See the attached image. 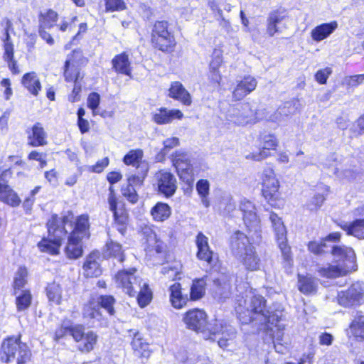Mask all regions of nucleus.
Masks as SVG:
<instances>
[{"label":"nucleus","mask_w":364,"mask_h":364,"mask_svg":"<svg viewBox=\"0 0 364 364\" xmlns=\"http://www.w3.org/2000/svg\"><path fill=\"white\" fill-rule=\"evenodd\" d=\"M206 279L205 277H202L200 279H197L193 281L192 285L190 289V299L192 301H196L201 299L205 292V286H206Z\"/></svg>","instance_id":"obj_42"},{"label":"nucleus","mask_w":364,"mask_h":364,"mask_svg":"<svg viewBox=\"0 0 364 364\" xmlns=\"http://www.w3.org/2000/svg\"><path fill=\"white\" fill-rule=\"evenodd\" d=\"M113 68L118 73L131 75V66L128 55L122 53L116 55L112 60Z\"/></svg>","instance_id":"obj_36"},{"label":"nucleus","mask_w":364,"mask_h":364,"mask_svg":"<svg viewBox=\"0 0 364 364\" xmlns=\"http://www.w3.org/2000/svg\"><path fill=\"white\" fill-rule=\"evenodd\" d=\"M196 191L200 196L203 205L208 208L210 205L208 198L210 193V183L208 180L200 179L196 183Z\"/></svg>","instance_id":"obj_46"},{"label":"nucleus","mask_w":364,"mask_h":364,"mask_svg":"<svg viewBox=\"0 0 364 364\" xmlns=\"http://www.w3.org/2000/svg\"><path fill=\"white\" fill-rule=\"evenodd\" d=\"M158 190L166 197L171 196L176 190V179L170 172L159 171L155 175Z\"/></svg>","instance_id":"obj_17"},{"label":"nucleus","mask_w":364,"mask_h":364,"mask_svg":"<svg viewBox=\"0 0 364 364\" xmlns=\"http://www.w3.org/2000/svg\"><path fill=\"white\" fill-rule=\"evenodd\" d=\"M41 186H36L33 189L30 195L24 200L23 206L26 212L31 211L35 201V196L38 193Z\"/></svg>","instance_id":"obj_63"},{"label":"nucleus","mask_w":364,"mask_h":364,"mask_svg":"<svg viewBox=\"0 0 364 364\" xmlns=\"http://www.w3.org/2000/svg\"><path fill=\"white\" fill-rule=\"evenodd\" d=\"M30 355V350L27 346L21 343L19 338L9 337L1 344L0 358L3 362H11L16 358L17 362H26Z\"/></svg>","instance_id":"obj_6"},{"label":"nucleus","mask_w":364,"mask_h":364,"mask_svg":"<svg viewBox=\"0 0 364 364\" xmlns=\"http://www.w3.org/2000/svg\"><path fill=\"white\" fill-rule=\"evenodd\" d=\"M259 110H254L250 102H243L230 109L226 119L235 125L245 126L259 122Z\"/></svg>","instance_id":"obj_9"},{"label":"nucleus","mask_w":364,"mask_h":364,"mask_svg":"<svg viewBox=\"0 0 364 364\" xmlns=\"http://www.w3.org/2000/svg\"><path fill=\"white\" fill-rule=\"evenodd\" d=\"M334 173L340 179L348 181H354L358 176V173L352 169L340 170L339 168H336Z\"/></svg>","instance_id":"obj_60"},{"label":"nucleus","mask_w":364,"mask_h":364,"mask_svg":"<svg viewBox=\"0 0 364 364\" xmlns=\"http://www.w3.org/2000/svg\"><path fill=\"white\" fill-rule=\"evenodd\" d=\"M132 347L134 351L139 356L148 358L150 356L151 351L149 344L144 341L141 334L136 332L132 341Z\"/></svg>","instance_id":"obj_37"},{"label":"nucleus","mask_w":364,"mask_h":364,"mask_svg":"<svg viewBox=\"0 0 364 364\" xmlns=\"http://www.w3.org/2000/svg\"><path fill=\"white\" fill-rule=\"evenodd\" d=\"M324 200L323 195L316 194L309 203L308 207L311 210H316L322 205Z\"/></svg>","instance_id":"obj_64"},{"label":"nucleus","mask_w":364,"mask_h":364,"mask_svg":"<svg viewBox=\"0 0 364 364\" xmlns=\"http://www.w3.org/2000/svg\"><path fill=\"white\" fill-rule=\"evenodd\" d=\"M100 101V96L97 92H92L87 97V107L92 110L93 115H96L97 108L99 106Z\"/></svg>","instance_id":"obj_61"},{"label":"nucleus","mask_w":364,"mask_h":364,"mask_svg":"<svg viewBox=\"0 0 364 364\" xmlns=\"http://www.w3.org/2000/svg\"><path fill=\"white\" fill-rule=\"evenodd\" d=\"M364 82V74L346 76L343 81V84L347 87L353 88Z\"/></svg>","instance_id":"obj_59"},{"label":"nucleus","mask_w":364,"mask_h":364,"mask_svg":"<svg viewBox=\"0 0 364 364\" xmlns=\"http://www.w3.org/2000/svg\"><path fill=\"white\" fill-rule=\"evenodd\" d=\"M223 279H216L214 280V283L216 286L215 291V296L219 300H223L228 298L230 295V284L229 282H223Z\"/></svg>","instance_id":"obj_50"},{"label":"nucleus","mask_w":364,"mask_h":364,"mask_svg":"<svg viewBox=\"0 0 364 364\" xmlns=\"http://www.w3.org/2000/svg\"><path fill=\"white\" fill-rule=\"evenodd\" d=\"M28 271L25 267H19L15 273L14 278V288L15 294H17V290L21 289L27 282Z\"/></svg>","instance_id":"obj_51"},{"label":"nucleus","mask_w":364,"mask_h":364,"mask_svg":"<svg viewBox=\"0 0 364 364\" xmlns=\"http://www.w3.org/2000/svg\"><path fill=\"white\" fill-rule=\"evenodd\" d=\"M250 240L248 234L235 232L231 237V250L247 269L255 271L259 267L260 259L255 247L250 245Z\"/></svg>","instance_id":"obj_5"},{"label":"nucleus","mask_w":364,"mask_h":364,"mask_svg":"<svg viewBox=\"0 0 364 364\" xmlns=\"http://www.w3.org/2000/svg\"><path fill=\"white\" fill-rule=\"evenodd\" d=\"M108 203L109 210L112 212L114 220L119 223L124 224L127 220V213L123 207H118L117 198L112 186L109 188Z\"/></svg>","instance_id":"obj_27"},{"label":"nucleus","mask_w":364,"mask_h":364,"mask_svg":"<svg viewBox=\"0 0 364 364\" xmlns=\"http://www.w3.org/2000/svg\"><path fill=\"white\" fill-rule=\"evenodd\" d=\"M47 296L50 301L60 304L62 299V289L59 284L53 282L46 287Z\"/></svg>","instance_id":"obj_48"},{"label":"nucleus","mask_w":364,"mask_h":364,"mask_svg":"<svg viewBox=\"0 0 364 364\" xmlns=\"http://www.w3.org/2000/svg\"><path fill=\"white\" fill-rule=\"evenodd\" d=\"M349 338H354L358 341H364V315L360 311H356L353 318L346 330Z\"/></svg>","instance_id":"obj_22"},{"label":"nucleus","mask_w":364,"mask_h":364,"mask_svg":"<svg viewBox=\"0 0 364 364\" xmlns=\"http://www.w3.org/2000/svg\"><path fill=\"white\" fill-rule=\"evenodd\" d=\"M298 287L303 294H312L316 291L317 282L311 277L299 275Z\"/></svg>","instance_id":"obj_44"},{"label":"nucleus","mask_w":364,"mask_h":364,"mask_svg":"<svg viewBox=\"0 0 364 364\" xmlns=\"http://www.w3.org/2000/svg\"><path fill=\"white\" fill-rule=\"evenodd\" d=\"M179 144V139L177 137H171L168 138L166 140L164 141V149L161 150V153H159L156 159L158 161H161L164 159V156L168 153V151L178 146Z\"/></svg>","instance_id":"obj_56"},{"label":"nucleus","mask_w":364,"mask_h":364,"mask_svg":"<svg viewBox=\"0 0 364 364\" xmlns=\"http://www.w3.org/2000/svg\"><path fill=\"white\" fill-rule=\"evenodd\" d=\"M136 271L134 268L129 270H121L114 277L116 286L122 288L130 296L136 295L137 288L139 287L141 279L134 274Z\"/></svg>","instance_id":"obj_14"},{"label":"nucleus","mask_w":364,"mask_h":364,"mask_svg":"<svg viewBox=\"0 0 364 364\" xmlns=\"http://www.w3.org/2000/svg\"><path fill=\"white\" fill-rule=\"evenodd\" d=\"M282 111L285 113L284 117L285 120L290 116L294 114L301 108L300 102L298 100H293L289 102H285L282 106L279 107Z\"/></svg>","instance_id":"obj_54"},{"label":"nucleus","mask_w":364,"mask_h":364,"mask_svg":"<svg viewBox=\"0 0 364 364\" xmlns=\"http://www.w3.org/2000/svg\"><path fill=\"white\" fill-rule=\"evenodd\" d=\"M136 294L138 304L141 308L146 306L152 300V291L149 284L142 279H140Z\"/></svg>","instance_id":"obj_40"},{"label":"nucleus","mask_w":364,"mask_h":364,"mask_svg":"<svg viewBox=\"0 0 364 364\" xmlns=\"http://www.w3.org/2000/svg\"><path fill=\"white\" fill-rule=\"evenodd\" d=\"M183 114L179 109L161 107L152 114V120L157 124L171 123L174 119H181Z\"/></svg>","instance_id":"obj_21"},{"label":"nucleus","mask_w":364,"mask_h":364,"mask_svg":"<svg viewBox=\"0 0 364 364\" xmlns=\"http://www.w3.org/2000/svg\"><path fill=\"white\" fill-rule=\"evenodd\" d=\"M71 215L64 216L62 218L57 215H52L47 223L48 237L43 239L38 243V247L41 252L51 255L58 254L61 241L68 232L65 225L71 222Z\"/></svg>","instance_id":"obj_4"},{"label":"nucleus","mask_w":364,"mask_h":364,"mask_svg":"<svg viewBox=\"0 0 364 364\" xmlns=\"http://www.w3.org/2000/svg\"><path fill=\"white\" fill-rule=\"evenodd\" d=\"M341 226L348 235H353L360 240L364 239V218L356 219L350 223H345Z\"/></svg>","instance_id":"obj_33"},{"label":"nucleus","mask_w":364,"mask_h":364,"mask_svg":"<svg viewBox=\"0 0 364 364\" xmlns=\"http://www.w3.org/2000/svg\"><path fill=\"white\" fill-rule=\"evenodd\" d=\"M1 26L4 28V34L1 38L4 47L3 58L7 62L10 70L14 74L19 73L16 61L14 60V44L11 40L10 33L14 32L13 23L8 18H4L1 22Z\"/></svg>","instance_id":"obj_11"},{"label":"nucleus","mask_w":364,"mask_h":364,"mask_svg":"<svg viewBox=\"0 0 364 364\" xmlns=\"http://www.w3.org/2000/svg\"><path fill=\"white\" fill-rule=\"evenodd\" d=\"M333 257V264L319 267L317 269L320 276L326 278H336L344 276L357 269L356 257L354 250L349 247H331Z\"/></svg>","instance_id":"obj_3"},{"label":"nucleus","mask_w":364,"mask_h":364,"mask_svg":"<svg viewBox=\"0 0 364 364\" xmlns=\"http://www.w3.org/2000/svg\"><path fill=\"white\" fill-rule=\"evenodd\" d=\"M169 300L171 306L176 309H181L187 305L190 301V296L187 294L182 292V288L180 283H174L169 287Z\"/></svg>","instance_id":"obj_25"},{"label":"nucleus","mask_w":364,"mask_h":364,"mask_svg":"<svg viewBox=\"0 0 364 364\" xmlns=\"http://www.w3.org/2000/svg\"><path fill=\"white\" fill-rule=\"evenodd\" d=\"M151 41L156 48L163 52L171 53L173 50L176 42L167 21H159L154 23Z\"/></svg>","instance_id":"obj_8"},{"label":"nucleus","mask_w":364,"mask_h":364,"mask_svg":"<svg viewBox=\"0 0 364 364\" xmlns=\"http://www.w3.org/2000/svg\"><path fill=\"white\" fill-rule=\"evenodd\" d=\"M240 209L243 213L244 224L252 242H259L262 238V228L255 205L247 199H242L240 203Z\"/></svg>","instance_id":"obj_7"},{"label":"nucleus","mask_w":364,"mask_h":364,"mask_svg":"<svg viewBox=\"0 0 364 364\" xmlns=\"http://www.w3.org/2000/svg\"><path fill=\"white\" fill-rule=\"evenodd\" d=\"M168 96L177 100L184 105H191L192 100L190 93L185 89L183 85L178 81L173 82L168 90Z\"/></svg>","instance_id":"obj_28"},{"label":"nucleus","mask_w":364,"mask_h":364,"mask_svg":"<svg viewBox=\"0 0 364 364\" xmlns=\"http://www.w3.org/2000/svg\"><path fill=\"white\" fill-rule=\"evenodd\" d=\"M58 15L53 9L47 10L44 14L40 16V26L43 28H51L57 21Z\"/></svg>","instance_id":"obj_49"},{"label":"nucleus","mask_w":364,"mask_h":364,"mask_svg":"<svg viewBox=\"0 0 364 364\" xmlns=\"http://www.w3.org/2000/svg\"><path fill=\"white\" fill-rule=\"evenodd\" d=\"M81 57L82 53L79 50H74L68 55L64 65V77L67 82H75L77 79Z\"/></svg>","instance_id":"obj_20"},{"label":"nucleus","mask_w":364,"mask_h":364,"mask_svg":"<svg viewBox=\"0 0 364 364\" xmlns=\"http://www.w3.org/2000/svg\"><path fill=\"white\" fill-rule=\"evenodd\" d=\"M82 238L80 235L75 236V235H70L68 238V243L65 248V252L70 259H77L80 257L82 254V245L80 241Z\"/></svg>","instance_id":"obj_31"},{"label":"nucleus","mask_w":364,"mask_h":364,"mask_svg":"<svg viewBox=\"0 0 364 364\" xmlns=\"http://www.w3.org/2000/svg\"><path fill=\"white\" fill-rule=\"evenodd\" d=\"M107 12L120 11L126 9L124 0H105Z\"/></svg>","instance_id":"obj_58"},{"label":"nucleus","mask_w":364,"mask_h":364,"mask_svg":"<svg viewBox=\"0 0 364 364\" xmlns=\"http://www.w3.org/2000/svg\"><path fill=\"white\" fill-rule=\"evenodd\" d=\"M21 82L28 92L35 96L38 95L41 89L40 80L34 72L26 73L22 77Z\"/></svg>","instance_id":"obj_35"},{"label":"nucleus","mask_w":364,"mask_h":364,"mask_svg":"<svg viewBox=\"0 0 364 364\" xmlns=\"http://www.w3.org/2000/svg\"><path fill=\"white\" fill-rule=\"evenodd\" d=\"M181 271V264L178 262L173 264H168L161 268V273L167 278L173 280L180 279Z\"/></svg>","instance_id":"obj_53"},{"label":"nucleus","mask_w":364,"mask_h":364,"mask_svg":"<svg viewBox=\"0 0 364 364\" xmlns=\"http://www.w3.org/2000/svg\"><path fill=\"white\" fill-rule=\"evenodd\" d=\"M197 246V258L203 260L208 264H211L213 259V252L210 249L208 238L202 232H199L196 239Z\"/></svg>","instance_id":"obj_26"},{"label":"nucleus","mask_w":364,"mask_h":364,"mask_svg":"<svg viewBox=\"0 0 364 364\" xmlns=\"http://www.w3.org/2000/svg\"><path fill=\"white\" fill-rule=\"evenodd\" d=\"M16 295V304L18 311L27 309L31 304L32 296L29 291L23 290L21 293Z\"/></svg>","instance_id":"obj_52"},{"label":"nucleus","mask_w":364,"mask_h":364,"mask_svg":"<svg viewBox=\"0 0 364 364\" xmlns=\"http://www.w3.org/2000/svg\"><path fill=\"white\" fill-rule=\"evenodd\" d=\"M0 200L11 206H18L21 199L8 185L0 183Z\"/></svg>","instance_id":"obj_34"},{"label":"nucleus","mask_w":364,"mask_h":364,"mask_svg":"<svg viewBox=\"0 0 364 364\" xmlns=\"http://www.w3.org/2000/svg\"><path fill=\"white\" fill-rule=\"evenodd\" d=\"M257 85L256 78L251 75L244 76L236 80L235 87L232 91V98L235 100H241L253 92Z\"/></svg>","instance_id":"obj_19"},{"label":"nucleus","mask_w":364,"mask_h":364,"mask_svg":"<svg viewBox=\"0 0 364 364\" xmlns=\"http://www.w3.org/2000/svg\"><path fill=\"white\" fill-rule=\"evenodd\" d=\"M100 253L93 252L90 253L85 261L82 266V274L86 277H97L102 273L100 267Z\"/></svg>","instance_id":"obj_24"},{"label":"nucleus","mask_w":364,"mask_h":364,"mask_svg":"<svg viewBox=\"0 0 364 364\" xmlns=\"http://www.w3.org/2000/svg\"><path fill=\"white\" fill-rule=\"evenodd\" d=\"M332 73L331 68H325L323 69L318 70L315 74V80L321 85L326 83L327 79Z\"/></svg>","instance_id":"obj_62"},{"label":"nucleus","mask_w":364,"mask_h":364,"mask_svg":"<svg viewBox=\"0 0 364 364\" xmlns=\"http://www.w3.org/2000/svg\"><path fill=\"white\" fill-rule=\"evenodd\" d=\"M71 336L76 343V347L82 353H90L94 349L97 342L98 336L92 331H85L82 325H73Z\"/></svg>","instance_id":"obj_12"},{"label":"nucleus","mask_w":364,"mask_h":364,"mask_svg":"<svg viewBox=\"0 0 364 364\" xmlns=\"http://www.w3.org/2000/svg\"><path fill=\"white\" fill-rule=\"evenodd\" d=\"M263 146L258 152L250 154L247 158L255 161H261L270 155V150L276 149L278 146V140L273 134L265 135L262 139Z\"/></svg>","instance_id":"obj_23"},{"label":"nucleus","mask_w":364,"mask_h":364,"mask_svg":"<svg viewBox=\"0 0 364 364\" xmlns=\"http://www.w3.org/2000/svg\"><path fill=\"white\" fill-rule=\"evenodd\" d=\"M107 255L113 257L119 262L124 260V254L120 244L111 241L107 243Z\"/></svg>","instance_id":"obj_55"},{"label":"nucleus","mask_w":364,"mask_h":364,"mask_svg":"<svg viewBox=\"0 0 364 364\" xmlns=\"http://www.w3.org/2000/svg\"><path fill=\"white\" fill-rule=\"evenodd\" d=\"M89 217L87 215H82L77 219L75 227L70 235H80L81 238L88 236Z\"/></svg>","instance_id":"obj_45"},{"label":"nucleus","mask_w":364,"mask_h":364,"mask_svg":"<svg viewBox=\"0 0 364 364\" xmlns=\"http://www.w3.org/2000/svg\"><path fill=\"white\" fill-rule=\"evenodd\" d=\"M143 151L141 149H135L129 151L124 157L123 161L127 165H131L136 166L137 168H141V173H144V166L148 165L144 161H142Z\"/></svg>","instance_id":"obj_32"},{"label":"nucleus","mask_w":364,"mask_h":364,"mask_svg":"<svg viewBox=\"0 0 364 364\" xmlns=\"http://www.w3.org/2000/svg\"><path fill=\"white\" fill-rule=\"evenodd\" d=\"M333 247L337 246L328 245L323 240L321 241H311L308 244L309 250L317 255H322L328 252L331 253V247Z\"/></svg>","instance_id":"obj_47"},{"label":"nucleus","mask_w":364,"mask_h":364,"mask_svg":"<svg viewBox=\"0 0 364 364\" xmlns=\"http://www.w3.org/2000/svg\"><path fill=\"white\" fill-rule=\"evenodd\" d=\"M171 161L180 178L189 183L192 180V168L189 155L186 152L178 150L171 155Z\"/></svg>","instance_id":"obj_16"},{"label":"nucleus","mask_w":364,"mask_h":364,"mask_svg":"<svg viewBox=\"0 0 364 364\" xmlns=\"http://www.w3.org/2000/svg\"><path fill=\"white\" fill-rule=\"evenodd\" d=\"M338 302L344 307L360 305L364 301V284L353 283L348 289L338 292Z\"/></svg>","instance_id":"obj_13"},{"label":"nucleus","mask_w":364,"mask_h":364,"mask_svg":"<svg viewBox=\"0 0 364 364\" xmlns=\"http://www.w3.org/2000/svg\"><path fill=\"white\" fill-rule=\"evenodd\" d=\"M83 317L87 322L92 326L97 321H100L102 318V314L99 307V302H95L94 299L89 301V302L84 306L83 308Z\"/></svg>","instance_id":"obj_30"},{"label":"nucleus","mask_w":364,"mask_h":364,"mask_svg":"<svg viewBox=\"0 0 364 364\" xmlns=\"http://www.w3.org/2000/svg\"><path fill=\"white\" fill-rule=\"evenodd\" d=\"M259 120H267L268 122H274V123H281L282 122L286 121L284 114H285L284 111H282L279 107L277 110L272 111L268 108H264L263 109H259Z\"/></svg>","instance_id":"obj_43"},{"label":"nucleus","mask_w":364,"mask_h":364,"mask_svg":"<svg viewBox=\"0 0 364 364\" xmlns=\"http://www.w3.org/2000/svg\"><path fill=\"white\" fill-rule=\"evenodd\" d=\"M338 28L336 21L322 23L316 26L311 32L314 41L319 42L328 38Z\"/></svg>","instance_id":"obj_29"},{"label":"nucleus","mask_w":364,"mask_h":364,"mask_svg":"<svg viewBox=\"0 0 364 364\" xmlns=\"http://www.w3.org/2000/svg\"><path fill=\"white\" fill-rule=\"evenodd\" d=\"M269 220L275 232L276 240L282 251V257L286 263L285 265L291 267L292 262L291 250L287 245V230L283 221L281 218L274 213H270Z\"/></svg>","instance_id":"obj_10"},{"label":"nucleus","mask_w":364,"mask_h":364,"mask_svg":"<svg viewBox=\"0 0 364 364\" xmlns=\"http://www.w3.org/2000/svg\"><path fill=\"white\" fill-rule=\"evenodd\" d=\"M149 248L155 250L157 253L163 252L164 243L158 238L156 232L149 228H146L143 232Z\"/></svg>","instance_id":"obj_38"},{"label":"nucleus","mask_w":364,"mask_h":364,"mask_svg":"<svg viewBox=\"0 0 364 364\" xmlns=\"http://www.w3.org/2000/svg\"><path fill=\"white\" fill-rule=\"evenodd\" d=\"M29 144L39 146L46 144V133L40 123H36L32 128V135L29 136Z\"/></svg>","instance_id":"obj_39"},{"label":"nucleus","mask_w":364,"mask_h":364,"mask_svg":"<svg viewBox=\"0 0 364 364\" xmlns=\"http://www.w3.org/2000/svg\"><path fill=\"white\" fill-rule=\"evenodd\" d=\"M262 194L264 197L272 202L279 197V181L276 177L272 168H264L262 173Z\"/></svg>","instance_id":"obj_15"},{"label":"nucleus","mask_w":364,"mask_h":364,"mask_svg":"<svg viewBox=\"0 0 364 364\" xmlns=\"http://www.w3.org/2000/svg\"><path fill=\"white\" fill-rule=\"evenodd\" d=\"M186 327L197 333H201L205 340L218 341L222 348L228 346V342L236 336V330L225 320L215 319L207 323V314L203 310L193 309L188 311L183 317Z\"/></svg>","instance_id":"obj_2"},{"label":"nucleus","mask_w":364,"mask_h":364,"mask_svg":"<svg viewBox=\"0 0 364 364\" xmlns=\"http://www.w3.org/2000/svg\"><path fill=\"white\" fill-rule=\"evenodd\" d=\"M171 213V208L166 203L159 202L151 210V215L154 220L164 222L167 220Z\"/></svg>","instance_id":"obj_41"},{"label":"nucleus","mask_w":364,"mask_h":364,"mask_svg":"<svg viewBox=\"0 0 364 364\" xmlns=\"http://www.w3.org/2000/svg\"><path fill=\"white\" fill-rule=\"evenodd\" d=\"M147 173V167L144 166V173H139L138 176L133 175L128 178L127 183L122 186L121 191L124 197L132 203L138 200V195L136 191V186H141Z\"/></svg>","instance_id":"obj_18"},{"label":"nucleus","mask_w":364,"mask_h":364,"mask_svg":"<svg viewBox=\"0 0 364 364\" xmlns=\"http://www.w3.org/2000/svg\"><path fill=\"white\" fill-rule=\"evenodd\" d=\"M235 309L242 323L247 324L257 321L266 325L274 342L281 341L285 328L284 309L280 305L266 308V300L252 289L245 291V296H239Z\"/></svg>","instance_id":"obj_1"},{"label":"nucleus","mask_w":364,"mask_h":364,"mask_svg":"<svg viewBox=\"0 0 364 364\" xmlns=\"http://www.w3.org/2000/svg\"><path fill=\"white\" fill-rule=\"evenodd\" d=\"M95 302H99V307H102L107 311V312L110 315H113L114 314V309L113 308V304L115 302V300L112 296H100Z\"/></svg>","instance_id":"obj_57"}]
</instances>
